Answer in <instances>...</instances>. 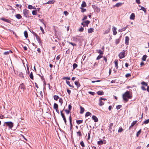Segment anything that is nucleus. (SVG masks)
I'll return each instance as SVG.
<instances>
[{"label": "nucleus", "mask_w": 149, "mask_h": 149, "mask_svg": "<svg viewBox=\"0 0 149 149\" xmlns=\"http://www.w3.org/2000/svg\"><path fill=\"white\" fill-rule=\"evenodd\" d=\"M97 144L98 145H102L103 144V141L102 140H100L97 142Z\"/></svg>", "instance_id": "obj_33"}, {"label": "nucleus", "mask_w": 149, "mask_h": 149, "mask_svg": "<svg viewBox=\"0 0 149 149\" xmlns=\"http://www.w3.org/2000/svg\"><path fill=\"white\" fill-rule=\"evenodd\" d=\"M67 92L69 95L70 94V93H71V91L70 90H69L68 89H67Z\"/></svg>", "instance_id": "obj_62"}, {"label": "nucleus", "mask_w": 149, "mask_h": 149, "mask_svg": "<svg viewBox=\"0 0 149 149\" xmlns=\"http://www.w3.org/2000/svg\"><path fill=\"white\" fill-rule=\"evenodd\" d=\"M40 28L41 30L42 31V33H44V31L43 28H42V27L41 26L40 27Z\"/></svg>", "instance_id": "obj_54"}, {"label": "nucleus", "mask_w": 149, "mask_h": 149, "mask_svg": "<svg viewBox=\"0 0 149 149\" xmlns=\"http://www.w3.org/2000/svg\"><path fill=\"white\" fill-rule=\"evenodd\" d=\"M59 102L60 103L61 105L63 102V100L62 98H59Z\"/></svg>", "instance_id": "obj_36"}, {"label": "nucleus", "mask_w": 149, "mask_h": 149, "mask_svg": "<svg viewBox=\"0 0 149 149\" xmlns=\"http://www.w3.org/2000/svg\"><path fill=\"white\" fill-rule=\"evenodd\" d=\"M141 10L143 11L145 13L146 12V8L143 6L141 7Z\"/></svg>", "instance_id": "obj_31"}, {"label": "nucleus", "mask_w": 149, "mask_h": 149, "mask_svg": "<svg viewBox=\"0 0 149 149\" xmlns=\"http://www.w3.org/2000/svg\"><path fill=\"white\" fill-rule=\"evenodd\" d=\"M141 84H142L143 85H144L146 86H148V85H147V83L144 81L142 82L141 83Z\"/></svg>", "instance_id": "obj_38"}, {"label": "nucleus", "mask_w": 149, "mask_h": 149, "mask_svg": "<svg viewBox=\"0 0 149 149\" xmlns=\"http://www.w3.org/2000/svg\"><path fill=\"white\" fill-rule=\"evenodd\" d=\"M86 6V3L85 1H83L81 4V6L83 7H85Z\"/></svg>", "instance_id": "obj_30"}, {"label": "nucleus", "mask_w": 149, "mask_h": 149, "mask_svg": "<svg viewBox=\"0 0 149 149\" xmlns=\"http://www.w3.org/2000/svg\"><path fill=\"white\" fill-rule=\"evenodd\" d=\"M76 122H77V123L78 125H79V124L82 123L83 122V120H76Z\"/></svg>", "instance_id": "obj_27"}, {"label": "nucleus", "mask_w": 149, "mask_h": 149, "mask_svg": "<svg viewBox=\"0 0 149 149\" xmlns=\"http://www.w3.org/2000/svg\"><path fill=\"white\" fill-rule=\"evenodd\" d=\"M113 35H116L117 34L116 32V28L114 26L113 27Z\"/></svg>", "instance_id": "obj_8"}, {"label": "nucleus", "mask_w": 149, "mask_h": 149, "mask_svg": "<svg viewBox=\"0 0 149 149\" xmlns=\"http://www.w3.org/2000/svg\"><path fill=\"white\" fill-rule=\"evenodd\" d=\"M1 19L5 22L8 23H10V21L9 19H5L3 18H1Z\"/></svg>", "instance_id": "obj_13"}, {"label": "nucleus", "mask_w": 149, "mask_h": 149, "mask_svg": "<svg viewBox=\"0 0 149 149\" xmlns=\"http://www.w3.org/2000/svg\"><path fill=\"white\" fill-rule=\"evenodd\" d=\"M81 11L82 12H83V13L85 12L86 10V9H84L83 8H81Z\"/></svg>", "instance_id": "obj_61"}, {"label": "nucleus", "mask_w": 149, "mask_h": 149, "mask_svg": "<svg viewBox=\"0 0 149 149\" xmlns=\"http://www.w3.org/2000/svg\"><path fill=\"white\" fill-rule=\"evenodd\" d=\"M101 81V80H97L96 81H92L91 82L92 83H94L95 82H99Z\"/></svg>", "instance_id": "obj_53"}, {"label": "nucleus", "mask_w": 149, "mask_h": 149, "mask_svg": "<svg viewBox=\"0 0 149 149\" xmlns=\"http://www.w3.org/2000/svg\"><path fill=\"white\" fill-rule=\"evenodd\" d=\"M66 82L67 83V84L70 87H72V88H74V86L71 85L70 84V82L69 81H68L67 80L66 81Z\"/></svg>", "instance_id": "obj_16"}, {"label": "nucleus", "mask_w": 149, "mask_h": 149, "mask_svg": "<svg viewBox=\"0 0 149 149\" xmlns=\"http://www.w3.org/2000/svg\"><path fill=\"white\" fill-rule=\"evenodd\" d=\"M147 57V56L146 55H143L142 58V61H146Z\"/></svg>", "instance_id": "obj_24"}, {"label": "nucleus", "mask_w": 149, "mask_h": 149, "mask_svg": "<svg viewBox=\"0 0 149 149\" xmlns=\"http://www.w3.org/2000/svg\"><path fill=\"white\" fill-rule=\"evenodd\" d=\"M80 144L82 146V147H85V145L84 142L83 141L81 142L80 143Z\"/></svg>", "instance_id": "obj_43"}, {"label": "nucleus", "mask_w": 149, "mask_h": 149, "mask_svg": "<svg viewBox=\"0 0 149 149\" xmlns=\"http://www.w3.org/2000/svg\"><path fill=\"white\" fill-rule=\"evenodd\" d=\"M102 55H99L97 57L96 59L97 60H99L101 58H102Z\"/></svg>", "instance_id": "obj_40"}, {"label": "nucleus", "mask_w": 149, "mask_h": 149, "mask_svg": "<svg viewBox=\"0 0 149 149\" xmlns=\"http://www.w3.org/2000/svg\"><path fill=\"white\" fill-rule=\"evenodd\" d=\"M25 87L24 84H21L19 86V88L23 90L24 89Z\"/></svg>", "instance_id": "obj_12"}, {"label": "nucleus", "mask_w": 149, "mask_h": 149, "mask_svg": "<svg viewBox=\"0 0 149 149\" xmlns=\"http://www.w3.org/2000/svg\"><path fill=\"white\" fill-rule=\"evenodd\" d=\"M90 22V21L88 20H86L82 23H81V24L83 26H88V24H89Z\"/></svg>", "instance_id": "obj_5"}, {"label": "nucleus", "mask_w": 149, "mask_h": 149, "mask_svg": "<svg viewBox=\"0 0 149 149\" xmlns=\"http://www.w3.org/2000/svg\"><path fill=\"white\" fill-rule=\"evenodd\" d=\"M135 15L134 13H132L130 17V19L132 20H134L135 18Z\"/></svg>", "instance_id": "obj_11"}, {"label": "nucleus", "mask_w": 149, "mask_h": 149, "mask_svg": "<svg viewBox=\"0 0 149 149\" xmlns=\"http://www.w3.org/2000/svg\"><path fill=\"white\" fill-rule=\"evenodd\" d=\"M92 118L95 122H97L98 120V118L95 116H93Z\"/></svg>", "instance_id": "obj_7"}, {"label": "nucleus", "mask_w": 149, "mask_h": 149, "mask_svg": "<svg viewBox=\"0 0 149 149\" xmlns=\"http://www.w3.org/2000/svg\"><path fill=\"white\" fill-rule=\"evenodd\" d=\"M77 136H81V134L80 131H78L77 132Z\"/></svg>", "instance_id": "obj_45"}, {"label": "nucleus", "mask_w": 149, "mask_h": 149, "mask_svg": "<svg viewBox=\"0 0 149 149\" xmlns=\"http://www.w3.org/2000/svg\"><path fill=\"white\" fill-rule=\"evenodd\" d=\"M55 2L54 0H49L47 2L45 3L46 4H52L54 3Z\"/></svg>", "instance_id": "obj_9"}, {"label": "nucleus", "mask_w": 149, "mask_h": 149, "mask_svg": "<svg viewBox=\"0 0 149 149\" xmlns=\"http://www.w3.org/2000/svg\"><path fill=\"white\" fill-rule=\"evenodd\" d=\"M63 79H64V80L67 79V80H70V77H64L63 78Z\"/></svg>", "instance_id": "obj_42"}, {"label": "nucleus", "mask_w": 149, "mask_h": 149, "mask_svg": "<svg viewBox=\"0 0 149 149\" xmlns=\"http://www.w3.org/2000/svg\"><path fill=\"white\" fill-rule=\"evenodd\" d=\"M16 6L17 7H18V8H21V7H22V6L21 5H20V4H17L16 5Z\"/></svg>", "instance_id": "obj_56"}, {"label": "nucleus", "mask_w": 149, "mask_h": 149, "mask_svg": "<svg viewBox=\"0 0 149 149\" xmlns=\"http://www.w3.org/2000/svg\"><path fill=\"white\" fill-rule=\"evenodd\" d=\"M23 12L24 16L27 18H29V10L26 9H25L23 10Z\"/></svg>", "instance_id": "obj_4"}, {"label": "nucleus", "mask_w": 149, "mask_h": 149, "mask_svg": "<svg viewBox=\"0 0 149 149\" xmlns=\"http://www.w3.org/2000/svg\"><path fill=\"white\" fill-rule=\"evenodd\" d=\"M97 94L99 95H103V93L102 91H99L97 92Z\"/></svg>", "instance_id": "obj_35"}, {"label": "nucleus", "mask_w": 149, "mask_h": 149, "mask_svg": "<svg viewBox=\"0 0 149 149\" xmlns=\"http://www.w3.org/2000/svg\"><path fill=\"white\" fill-rule=\"evenodd\" d=\"M99 105L101 106L103 105L104 103V102H102V100L100 99L99 100Z\"/></svg>", "instance_id": "obj_22"}, {"label": "nucleus", "mask_w": 149, "mask_h": 149, "mask_svg": "<svg viewBox=\"0 0 149 149\" xmlns=\"http://www.w3.org/2000/svg\"><path fill=\"white\" fill-rule=\"evenodd\" d=\"M136 2L138 4H139L140 3V0H136Z\"/></svg>", "instance_id": "obj_63"}, {"label": "nucleus", "mask_w": 149, "mask_h": 149, "mask_svg": "<svg viewBox=\"0 0 149 149\" xmlns=\"http://www.w3.org/2000/svg\"><path fill=\"white\" fill-rule=\"evenodd\" d=\"M5 124L7 125L10 128H12L13 126V123L12 122H6L5 123Z\"/></svg>", "instance_id": "obj_2"}, {"label": "nucleus", "mask_w": 149, "mask_h": 149, "mask_svg": "<svg viewBox=\"0 0 149 149\" xmlns=\"http://www.w3.org/2000/svg\"><path fill=\"white\" fill-rule=\"evenodd\" d=\"M120 40L119 39H118L116 40L115 41V43L116 45L118 44L120 42Z\"/></svg>", "instance_id": "obj_47"}, {"label": "nucleus", "mask_w": 149, "mask_h": 149, "mask_svg": "<svg viewBox=\"0 0 149 149\" xmlns=\"http://www.w3.org/2000/svg\"><path fill=\"white\" fill-rule=\"evenodd\" d=\"M65 111L66 112V113L67 114H68L70 112V111L69 110L66 109V110H65Z\"/></svg>", "instance_id": "obj_55"}, {"label": "nucleus", "mask_w": 149, "mask_h": 149, "mask_svg": "<svg viewBox=\"0 0 149 149\" xmlns=\"http://www.w3.org/2000/svg\"><path fill=\"white\" fill-rule=\"evenodd\" d=\"M58 104L56 103H54V108L55 109L58 108Z\"/></svg>", "instance_id": "obj_26"}, {"label": "nucleus", "mask_w": 149, "mask_h": 149, "mask_svg": "<svg viewBox=\"0 0 149 149\" xmlns=\"http://www.w3.org/2000/svg\"><path fill=\"white\" fill-rule=\"evenodd\" d=\"M29 77L31 79H33V75L32 72H31V73L29 75Z\"/></svg>", "instance_id": "obj_37"}, {"label": "nucleus", "mask_w": 149, "mask_h": 149, "mask_svg": "<svg viewBox=\"0 0 149 149\" xmlns=\"http://www.w3.org/2000/svg\"><path fill=\"white\" fill-rule=\"evenodd\" d=\"M80 107L81 110L80 113L81 114H82L84 111V109L83 107L81 106H80Z\"/></svg>", "instance_id": "obj_15"}, {"label": "nucleus", "mask_w": 149, "mask_h": 149, "mask_svg": "<svg viewBox=\"0 0 149 149\" xmlns=\"http://www.w3.org/2000/svg\"><path fill=\"white\" fill-rule=\"evenodd\" d=\"M8 54H9V53H8V51L5 52H4L3 53L4 55H8Z\"/></svg>", "instance_id": "obj_58"}, {"label": "nucleus", "mask_w": 149, "mask_h": 149, "mask_svg": "<svg viewBox=\"0 0 149 149\" xmlns=\"http://www.w3.org/2000/svg\"><path fill=\"white\" fill-rule=\"evenodd\" d=\"M23 75V74L22 72H20L19 73V75L20 77L22 78H23L24 77Z\"/></svg>", "instance_id": "obj_49"}, {"label": "nucleus", "mask_w": 149, "mask_h": 149, "mask_svg": "<svg viewBox=\"0 0 149 149\" xmlns=\"http://www.w3.org/2000/svg\"><path fill=\"white\" fill-rule=\"evenodd\" d=\"M84 30V28L82 27H81L79 29V31L80 32H82Z\"/></svg>", "instance_id": "obj_52"}, {"label": "nucleus", "mask_w": 149, "mask_h": 149, "mask_svg": "<svg viewBox=\"0 0 149 149\" xmlns=\"http://www.w3.org/2000/svg\"><path fill=\"white\" fill-rule=\"evenodd\" d=\"M75 84L77 86V88H78L80 86V85L79 81H75Z\"/></svg>", "instance_id": "obj_17"}, {"label": "nucleus", "mask_w": 149, "mask_h": 149, "mask_svg": "<svg viewBox=\"0 0 149 149\" xmlns=\"http://www.w3.org/2000/svg\"><path fill=\"white\" fill-rule=\"evenodd\" d=\"M87 17L86 16H85L84 18L82 19V20H84L87 19Z\"/></svg>", "instance_id": "obj_64"}, {"label": "nucleus", "mask_w": 149, "mask_h": 149, "mask_svg": "<svg viewBox=\"0 0 149 149\" xmlns=\"http://www.w3.org/2000/svg\"><path fill=\"white\" fill-rule=\"evenodd\" d=\"M88 93H89L90 94L92 95H94V94H95V93L91 91H89L88 92Z\"/></svg>", "instance_id": "obj_51"}, {"label": "nucleus", "mask_w": 149, "mask_h": 149, "mask_svg": "<svg viewBox=\"0 0 149 149\" xmlns=\"http://www.w3.org/2000/svg\"><path fill=\"white\" fill-rule=\"evenodd\" d=\"M136 121H133V122L132 123L131 126L130 127V128L131 127H133L136 123Z\"/></svg>", "instance_id": "obj_25"}, {"label": "nucleus", "mask_w": 149, "mask_h": 149, "mask_svg": "<svg viewBox=\"0 0 149 149\" xmlns=\"http://www.w3.org/2000/svg\"><path fill=\"white\" fill-rule=\"evenodd\" d=\"M94 29L93 28H90L88 30V32L89 33H91L94 31Z\"/></svg>", "instance_id": "obj_14"}, {"label": "nucleus", "mask_w": 149, "mask_h": 149, "mask_svg": "<svg viewBox=\"0 0 149 149\" xmlns=\"http://www.w3.org/2000/svg\"><path fill=\"white\" fill-rule=\"evenodd\" d=\"M90 132H88V139H90Z\"/></svg>", "instance_id": "obj_59"}, {"label": "nucleus", "mask_w": 149, "mask_h": 149, "mask_svg": "<svg viewBox=\"0 0 149 149\" xmlns=\"http://www.w3.org/2000/svg\"><path fill=\"white\" fill-rule=\"evenodd\" d=\"M32 14L33 15H36L37 14V13L36 10H33L32 12Z\"/></svg>", "instance_id": "obj_41"}, {"label": "nucleus", "mask_w": 149, "mask_h": 149, "mask_svg": "<svg viewBox=\"0 0 149 149\" xmlns=\"http://www.w3.org/2000/svg\"><path fill=\"white\" fill-rule=\"evenodd\" d=\"M122 4L123 3H118L116 4L115 6L117 7H119L122 6Z\"/></svg>", "instance_id": "obj_21"}, {"label": "nucleus", "mask_w": 149, "mask_h": 149, "mask_svg": "<svg viewBox=\"0 0 149 149\" xmlns=\"http://www.w3.org/2000/svg\"><path fill=\"white\" fill-rule=\"evenodd\" d=\"M73 68L74 69H75L77 67V65L76 63H74L73 65Z\"/></svg>", "instance_id": "obj_39"}, {"label": "nucleus", "mask_w": 149, "mask_h": 149, "mask_svg": "<svg viewBox=\"0 0 149 149\" xmlns=\"http://www.w3.org/2000/svg\"><path fill=\"white\" fill-rule=\"evenodd\" d=\"M129 37L127 36L125 37V44L127 45H128L129 44Z\"/></svg>", "instance_id": "obj_6"}, {"label": "nucleus", "mask_w": 149, "mask_h": 149, "mask_svg": "<svg viewBox=\"0 0 149 149\" xmlns=\"http://www.w3.org/2000/svg\"><path fill=\"white\" fill-rule=\"evenodd\" d=\"M141 133V130H139L136 133V136L137 137Z\"/></svg>", "instance_id": "obj_44"}, {"label": "nucleus", "mask_w": 149, "mask_h": 149, "mask_svg": "<svg viewBox=\"0 0 149 149\" xmlns=\"http://www.w3.org/2000/svg\"><path fill=\"white\" fill-rule=\"evenodd\" d=\"M15 17L18 19H20L22 18V16L19 14H17L15 15Z\"/></svg>", "instance_id": "obj_18"}, {"label": "nucleus", "mask_w": 149, "mask_h": 149, "mask_svg": "<svg viewBox=\"0 0 149 149\" xmlns=\"http://www.w3.org/2000/svg\"><path fill=\"white\" fill-rule=\"evenodd\" d=\"M118 60H116L114 61V63L115 65V67H116V69H117L118 68Z\"/></svg>", "instance_id": "obj_23"}, {"label": "nucleus", "mask_w": 149, "mask_h": 149, "mask_svg": "<svg viewBox=\"0 0 149 149\" xmlns=\"http://www.w3.org/2000/svg\"><path fill=\"white\" fill-rule=\"evenodd\" d=\"M28 8L29 9H36L35 7L32 6L31 5H29L28 6Z\"/></svg>", "instance_id": "obj_19"}, {"label": "nucleus", "mask_w": 149, "mask_h": 149, "mask_svg": "<svg viewBox=\"0 0 149 149\" xmlns=\"http://www.w3.org/2000/svg\"><path fill=\"white\" fill-rule=\"evenodd\" d=\"M61 116L63 118H65V116L64 114L62 113V111H61Z\"/></svg>", "instance_id": "obj_50"}, {"label": "nucleus", "mask_w": 149, "mask_h": 149, "mask_svg": "<svg viewBox=\"0 0 149 149\" xmlns=\"http://www.w3.org/2000/svg\"><path fill=\"white\" fill-rule=\"evenodd\" d=\"M69 43L71 45H72L73 46H76V45L75 44L73 43H72V42H69Z\"/></svg>", "instance_id": "obj_60"}, {"label": "nucleus", "mask_w": 149, "mask_h": 149, "mask_svg": "<svg viewBox=\"0 0 149 149\" xmlns=\"http://www.w3.org/2000/svg\"><path fill=\"white\" fill-rule=\"evenodd\" d=\"M132 97L129 91H126L123 95V100L127 102L128 99Z\"/></svg>", "instance_id": "obj_1"}, {"label": "nucleus", "mask_w": 149, "mask_h": 149, "mask_svg": "<svg viewBox=\"0 0 149 149\" xmlns=\"http://www.w3.org/2000/svg\"><path fill=\"white\" fill-rule=\"evenodd\" d=\"M141 88L142 89L143 91H146V88H145V87L143 86H141Z\"/></svg>", "instance_id": "obj_57"}, {"label": "nucleus", "mask_w": 149, "mask_h": 149, "mask_svg": "<svg viewBox=\"0 0 149 149\" xmlns=\"http://www.w3.org/2000/svg\"><path fill=\"white\" fill-rule=\"evenodd\" d=\"M97 51L98 53L100 54V55H102L103 54V52L100 49L97 50Z\"/></svg>", "instance_id": "obj_20"}, {"label": "nucleus", "mask_w": 149, "mask_h": 149, "mask_svg": "<svg viewBox=\"0 0 149 149\" xmlns=\"http://www.w3.org/2000/svg\"><path fill=\"white\" fill-rule=\"evenodd\" d=\"M125 50H123L119 54L118 56L121 59L125 57Z\"/></svg>", "instance_id": "obj_3"}, {"label": "nucleus", "mask_w": 149, "mask_h": 149, "mask_svg": "<svg viewBox=\"0 0 149 149\" xmlns=\"http://www.w3.org/2000/svg\"><path fill=\"white\" fill-rule=\"evenodd\" d=\"M54 98L55 100H57L59 98V97L58 95H54Z\"/></svg>", "instance_id": "obj_29"}, {"label": "nucleus", "mask_w": 149, "mask_h": 149, "mask_svg": "<svg viewBox=\"0 0 149 149\" xmlns=\"http://www.w3.org/2000/svg\"><path fill=\"white\" fill-rule=\"evenodd\" d=\"M149 123V119H148L144 122V123L145 124H148Z\"/></svg>", "instance_id": "obj_46"}, {"label": "nucleus", "mask_w": 149, "mask_h": 149, "mask_svg": "<svg viewBox=\"0 0 149 149\" xmlns=\"http://www.w3.org/2000/svg\"><path fill=\"white\" fill-rule=\"evenodd\" d=\"M123 131V129L121 127H120L118 130V132H121Z\"/></svg>", "instance_id": "obj_34"}, {"label": "nucleus", "mask_w": 149, "mask_h": 149, "mask_svg": "<svg viewBox=\"0 0 149 149\" xmlns=\"http://www.w3.org/2000/svg\"><path fill=\"white\" fill-rule=\"evenodd\" d=\"M36 40H37L38 42L40 44L41 42V41L39 37L37 35H36Z\"/></svg>", "instance_id": "obj_10"}, {"label": "nucleus", "mask_w": 149, "mask_h": 149, "mask_svg": "<svg viewBox=\"0 0 149 149\" xmlns=\"http://www.w3.org/2000/svg\"><path fill=\"white\" fill-rule=\"evenodd\" d=\"M91 113L89 112H87L85 114V116L86 117H88L89 116H91Z\"/></svg>", "instance_id": "obj_28"}, {"label": "nucleus", "mask_w": 149, "mask_h": 149, "mask_svg": "<svg viewBox=\"0 0 149 149\" xmlns=\"http://www.w3.org/2000/svg\"><path fill=\"white\" fill-rule=\"evenodd\" d=\"M121 105H118L116 107V109L117 110L120 109L121 107Z\"/></svg>", "instance_id": "obj_48"}, {"label": "nucleus", "mask_w": 149, "mask_h": 149, "mask_svg": "<svg viewBox=\"0 0 149 149\" xmlns=\"http://www.w3.org/2000/svg\"><path fill=\"white\" fill-rule=\"evenodd\" d=\"M24 34L25 38H27L28 37L27 32L26 31H25L24 32Z\"/></svg>", "instance_id": "obj_32"}]
</instances>
